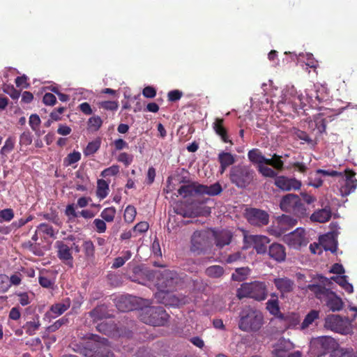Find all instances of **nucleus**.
I'll list each match as a JSON object with an SVG mask.
<instances>
[{"instance_id": "nucleus-1", "label": "nucleus", "mask_w": 357, "mask_h": 357, "mask_svg": "<svg viewBox=\"0 0 357 357\" xmlns=\"http://www.w3.org/2000/svg\"><path fill=\"white\" fill-rule=\"evenodd\" d=\"M264 324L262 312L251 306L244 307L239 313L238 328L246 333L259 331Z\"/></svg>"}, {"instance_id": "nucleus-2", "label": "nucleus", "mask_w": 357, "mask_h": 357, "mask_svg": "<svg viewBox=\"0 0 357 357\" xmlns=\"http://www.w3.org/2000/svg\"><path fill=\"white\" fill-rule=\"evenodd\" d=\"M139 319L153 326H164L169 318L162 307L146 306L142 307L138 314Z\"/></svg>"}, {"instance_id": "nucleus-3", "label": "nucleus", "mask_w": 357, "mask_h": 357, "mask_svg": "<svg viewBox=\"0 0 357 357\" xmlns=\"http://www.w3.org/2000/svg\"><path fill=\"white\" fill-rule=\"evenodd\" d=\"M255 176V171L249 165H237L231 167L229 174L231 182L238 188L250 185Z\"/></svg>"}, {"instance_id": "nucleus-4", "label": "nucleus", "mask_w": 357, "mask_h": 357, "mask_svg": "<svg viewBox=\"0 0 357 357\" xmlns=\"http://www.w3.org/2000/svg\"><path fill=\"white\" fill-rule=\"evenodd\" d=\"M156 285L158 292L155 297H160L163 291H169L181 283V279L176 272L168 269L156 273Z\"/></svg>"}, {"instance_id": "nucleus-5", "label": "nucleus", "mask_w": 357, "mask_h": 357, "mask_svg": "<svg viewBox=\"0 0 357 357\" xmlns=\"http://www.w3.org/2000/svg\"><path fill=\"white\" fill-rule=\"evenodd\" d=\"M91 337L93 342H87L86 347L81 351L84 357H114L105 339L94 335Z\"/></svg>"}, {"instance_id": "nucleus-6", "label": "nucleus", "mask_w": 357, "mask_h": 357, "mask_svg": "<svg viewBox=\"0 0 357 357\" xmlns=\"http://www.w3.org/2000/svg\"><path fill=\"white\" fill-rule=\"evenodd\" d=\"M308 289L314 292L316 297L325 302L326 306L333 312L339 311L343 307V303L340 298L333 291L318 284H310Z\"/></svg>"}, {"instance_id": "nucleus-7", "label": "nucleus", "mask_w": 357, "mask_h": 357, "mask_svg": "<svg viewBox=\"0 0 357 357\" xmlns=\"http://www.w3.org/2000/svg\"><path fill=\"white\" fill-rule=\"evenodd\" d=\"M237 296L239 298L248 297L257 301H264L267 297L266 285L259 281L243 283L238 289Z\"/></svg>"}, {"instance_id": "nucleus-8", "label": "nucleus", "mask_w": 357, "mask_h": 357, "mask_svg": "<svg viewBox=\"0 0 357 357\" xmlns=\"http://www.w3.org/2000/svg\"><path fill=\"white\" fill-rule=\"evenodd\" d=\"M280 208L286 212H292L298 216H305L307 209L297 195L287 194L280 203Z\"/></svg>"}, {"instance_id": "nucleus-9", "label": "nucleus", "mask_w": 357, "mask_h": 357, "mask_svg": "<svg viewBox=\"0 0 357 357\" xmlns=\"http://www.w3.org/2000/svg\"><path fill=\"white\" fill-rule=\"evenodd\" d=\"M213 230L195 231L191 236V250L202 252L211 247Z\"/></svg>"}, {"instance_id": "nucleus-10", "label": "nucleus", "mask_w": 357, "mask_h": 357, "mask_svg": "<svg viewBox=\"0 0 357 357\" xmlns=\"http://www.w3.org/2000/svg\"><path fill=\"white\" fill-rule=\"evenodd\" d=\"M337 346L335 339L330 336H321L310 342V347L317 356H321L329 351H333Z\"/></svg>"}, {"instance_id": "nucleus-11", "label": "nucleus", "mask_w": 357, "mask_h": 357, "mask_svg": "<svg viewBox=\"0 0 357 357\" xmlns=\"http://www.w3.org/2000/svg\"><path fill=\"white\" fill-rule=\"evenodd\" d=\"M56 256L59 260L68 268L73 267V246H70L63 241H57L54 245Z\"/></svg>"}, {"instance_id": "nucleus-12", "label": "nucleus", "mask_w": 357, "mask_h": 357, "mask_svg": "<svg viewBox=\"0 0 357 357\" xmlns=\"http://www.w3.org/2000/svg\"><path fill=\"white\" fill-rule=\"evenodd\" d=\"M245 217L248 222L254 226L262 227L268 224L269 215L263 210L251 208L246 210Z\"/></svg>"}, {"instance_id": "nucleus-13", "label": "nucleus", "mask_w": 357, "mask_h": 357, "mask_svg": "<svg viewBox=\"0 0 357 357\" xmlns=\"http://www.w3.org/2000/svg\"><path fill=\"white\" fill-rule=\"evenodd\" d=\"M355 173L349 169H345L342 172V176H340L342 180V184L340 188V192L342 196H347L353 192L357 187V179L354 178Z\"/></svg>"}, {"instance_id": "nucleus-14", "label": "nucleus", "mask_w": 357, "mask_h": 357, "mask_svg": "<svg viewBox=\"0 0 357 357\" xmlns=\"http://www.w3.org/2000/svg\"><path fill=\"white\" fill-rule=\"evenodd\" d=\"M274 184L283 191L299 190L301 182L295 178H288L284 176H278L275 178Z\"/></svg>"}, {"instance_id": "nucleus-15", "label": "nucleus", "mask_w": 357, "mask_h": 357, "mask_svg": "<svg viewBox=\"0 0 357 357\" xmlns=\"http://www.w3.org/2000/svg\"><path fill=\"white\" fill-rule=\"evenodd\" d=\"M158 301L165 305L180 306L187 303L188 299L185 296H178L169 291H163L160 297H155Z\"/></svg>"}, {"instance_id": "nucleus-16", "label": "nucleus", "mask_w": 357, "mask_h": 357, "mask_svg": "<svg viewBox=\"0 0 357 357\" xmlns=\"http://www.w3.org/2000/svg\"><path fill=\"white\" fill-rule=\"evenodd\" d=\"M294 348V344L289 340L280 339L273 346V357H287L289 351Z\"/></svg>"}, {"instance_id": "nucleus-17", "label": "nucleus", "mask_w": 357, "mask_h": 357, "mask_svg": "<svg viewBox=\"0 0 357 357\" xmlns=\"http://www.w3.org/2000/svg\"><path fill=\"white\" fill-rule=\"evenodd\" d=\"M286 241L287 243L294 247L298 248L306 244L305 239V232L303 229L298 228L295 231L289 233L286 236Z\"/></svg>"}, {"instance_id": "nucleus-18", "label": "nucleus", "mask_w": 357, "mask_h": 357, "mask_svg": "<svg viewBox=\"0 0 357 357\" xmlns=\"http://www.w3.org/2000/svg\"><path fill=\"white\" fill-rule=\"evenodd\" d=\"M273 282L283 296L291 292L295 286L294 282L287 277L274 278Z\"/></svg>"}, {"instance_id": "nucleus-19", "label": "nucleus", "mask_w": 357, "mask_h": 357, "mask_svg": "<svg viewBox=\"0 0 357 357\" xmlns=\"http://www.w3.org/2000/svg\"><path fill=\"white\" fill-rule=\"evenodd\" d=\"M342 326L343 320L340 315L331 314L325 319L324 326L328 329L342 333L344 331Z\"/></svg>"}, {"instance_id": "nucleus-20", "label": "nucleus", "mask_w": 357, "mask_h": 357, "mask_svg": "<svg viewBox=\"0 0 357 357\" xmlns=\"http://www.w3.org/2000/svg\"><path fill=\"white\" fill-rule=\"evenodd\" d=\"M268 255L277 262H282L286 259V250L284 245L280 243H273L269 246Z\"/></svg>"}, {"instance_id": "nucleus-21", "label": "nucleus", "mask_w": 357, "mask_h": 357, "mask_svg": "<svg viewBox=\"0 0 357 357\" xmlns=\"http://www.w3.org/2000/svg\"><path fill=\"white\" fill-rule=\"evenodd\" d=\"M136 298L131 296H120L115 299V304L119 310L122 312L132 311Z\"/></svg>"}, {"instance_id": "nucleus-22", "label": "nucleus", "mask_w": 357, "mask_h": 357, "mask_svg": "<svg viewBox=\"0 0 357 357\" xmlns=\"http://www.w3.org/2000/svg\"><path fill=\"white\" fill-rule=\"evenodd\" d=\"M231 234L227 230L213 231V239L217 247L222 248L229 245L231 240Z\"/></svg>"}, {"instance_id": "nucleus-23", "label": "nucleus", "mask_w": 357, "mask_h": 357, "mask_svg": "<svg viewBox=\"0 0 357 357\" xmlns=\"http://www.w3.org/2000/svg\"><path fill=\"white\" fill-rule=\"evenodd\" d=\"M254 243V248L258 254H264L266 252V246L270 240L266 236L253 235L249 237Z\"/></svg>"}, {"instance_id": "nucleus-24", "label": "nucleus", "mask_w": 357, "mask_h": 357, "mask_svg": "<svg viewBox=\"0 0 357 357\" xmlns=\"http://www.w3.org/2000/svg\"><path fill=\"white\" fill-rule=\"evenodd\" d=\"M197 194L207 195L209 196H215L221 193L222 188L218 183H215L211 185H202L198 183Z\"/></svg>"}, {"instance_id": "nucleus-25", "label": "nucleus", "mask_w": 357, "mask_h": 357, "mask_svg": "<svg viewBox=\"0 0 357 357\" xmlns=\"http://www.w3.org/2000/svg\"><path fill=\"white\" fill-rule=\"evenodd\" d=\"M278 319L279 324L280 326L284 328V330L296 327L300 321L299 318L296 314H289L284 316L283 314H280L278 317Z\"/></svg>"}, {"instance_id": "nucleus-26", "label": "nucleus", "mask_w": 357, "mask_h": 357, "mask_svg": "<svg viewBox=\"0 0 357 357\" xmlns=\"http://www.w3.org/2000/svg\"><path fill=\"white\" fill-rule=\"evenodd\" d=\"M332 212L331 208L328 206L324 208L314 211L310 216L312 221L324 223L328 222L331 218Z\"/></svg>"}, {"instance_id": "nucleus-27", "label": "nucleus", "mask_w": 357, "mask_h": 357, "mask_svg": "<svg viewBox=\"0 0 357 357\" xmlns=\"http://www.w3.org/2000/svg\"><path fill=\"white\" fill-rule=\"evenodd\" d=\"M90 317L93 321H101L104 319L110 317L107 307L105 305H98L89 312Z\"/></svg>"}, {"instance_id": "nucleus-28", "label": "nucleus", "mask_w": 357, "mask_h": 357, "mask_svg": "<svg viewBox=\"0 0 357 357\" xmlns=\"http://www.w3.org/2000/svg\"><path fill=\"white\" fill-rule=\"evenodd\" d=\"M248 160L253 164L259 167L260 165L266 164L267 158L258 149H252L248 153Z\"/></svg>"}, {"instance_id": "nucleus-29", "label": "nucleus", "mask_w": 357, "mask_h": 357, "mask_svg": "<svg viewBox=\"0 0 357 357\" xmlns=\"http://www.w3.org/2000/svg\"><path fill=\"white\" fill-rule=\"evenodd\" d=\"M224 120L217 118L213 123V128L217 135H218L224 142H230L229 140L226 128L223 126Z\"/></svg>"}, {"instance_id": "nucleus-30", "label": "nucleus", "mask_w": 357, "mask_h": 357, "mask_svg": "<svg viewBox=\"0 0 357 357\" xmlns=\"http://www.w3.org/2000/svg\"><path fill=\"white\" fill-rule=\"evenodd\" d=\"M218 161L220 163L221 173L222 174L226 168L235 162L234 156L228 152H221L218 155Z\"/></svg>"}, {"instance_id": "nucleus-31", "label": "nucleus", "mask_w": 357, "mask_h": 357, "mask_svg": "<svg viewBox=\"0 0 357 357\" xmlns=\"http://www.w3.org/2000/svg\"><path fill=\"white\" fill-rule=\"evenodd\" d=\"M331 356V357H357L356 353L351 347H340L338 345Z\"/></svg>"}, {"instance_id": "nucleus-32", "label": "nucleus", "mask_w": 357, "mask_h": 357, "mask_svg": "<svg viewBox=\"0 0 357 357\" xmlns=\"http://www.w3.org/2000/svg\"><path fill=\"white\" fill-rule=\"evenodd\" d=\"M191 217L206 216L211 213V209L206 206L192 204L190 205Z\"/></svg>"}, {"instance_id": "nucleus-33", "label": "nucleus", "mask_w": 357, "mask_h": 357, "mask_svg": "<svg viewBox=\"0 0 357 357\" xmlns=\"http://www.w3.org/2000/svg\"><path fill=\"white\" fill-rule=\"evenodd\" d=\"M198 183H192L188 185H184L180 187L178 192L183 197L192 196L194 194H197Z\"/></svg>"}, {"instance_id": "nucleus-34", "label": "nucleus", "mask_w": 357, "mask_h": 357, "mask_svg": "<svg viewBox=\"0 0 357 357\" xmlns=\"http://www.w3.org/2000/svg\"><path fill=\"white\" fill-rule=\"evenodd\" d=\"M85 258L87 261H93L95 259V246L90 240L85 241L82 245Z\"/></svg>"}, {"instance_id": "nucleus-35", "label": "nucleus", "mask_w": 357, "mask_h": 357, "mask_svg": "<svg viewBox=\"0 0 357 357\" xmlns=\"http://www.w3.org/2000/svg\"><path fill=\"white\" fill-rule=\"evenodd\" d=\"M324 237L319 239L320 243H313L310 245V250L313 254H321L322 252L323 249L325 250H331L332 252H335L336 251L337 247L336 245L332 248H327L326 245L323 244Z\"/></svg>"}, {"instance_id": "nucleus-36", "label": "nucleus", "mask_w": 357, "mask_h": 357, "mask_svg": "<svg viewBox=\"0 0 357 357\" xmlns=\"http://www.w3.org/2000/svg\"><path fill=\"white\" fill-rule=\"evenodd\" d=\"M70 306L69 298L63 300L61 303H56L51 307V311L56 315H61L66 312Z\"/></svg>"}, {"instance_id": "nucleus-37", "label": "nucleus", "mask_w": 357, "mask_h": 357, "mask_svg": "<svg viewBox=\"0 0 357 357\" xmlns=\"http://www.w3.org/2000/svg\"><path fill=\"white\" fill-rule=\"evenodd\" d=\"M225 273L224 268L219 265H213L208 266L205 270V274L213 278H219L223 275Z\"/></svg>"}, {"instance_id": "nucleus-38", "label": "nucleus", "mask_w": 357, "mask_h": 357, "mask_svg": "<svg viewBox=\"0 0 357 357\" xmlns=\"http://www.w3.org/2000/svg\"><path fill=\"white\" fill-rule=\"evenodd\" d=\"M266 165L271 166L273 169L282 171L284 169V162L282 160V156L273 154L271 158H268Z\"/></svg>"}, {"instance_id": "nucleus-39", "label": "nucleus", "mask_w": 357, "mask_h": 357, "mask_svg": "<svg viewBox=\"0 0 357 357\" xmlns=\"http://www.w3.org/2000/svg\"><path fill=\"white\" fill-rule=\"evenodd\" d=\"M40 323L38 317L33 319V321H27L24 326L23 328L29 335H33L38 330Z\"/></svg>"}, {"instance_id": "nucleus-40", "label": "nucleus", "mask_w": 357, "mask_h": 357, "mask_svg": "<svg viewBox=\"0 0 357 357\" xmlns=\"http://www.w3.org/2000/svg\"><path fill=\"white\" fill-rule=\"evenodd\" d=\"M334 280L337 284L341 286L345 291L348 293H352L354 291L353 286L351 284L349 283L347 280V277L345 275L343 276H335L331 278Z\"/></svg>"}, {"instance_id": "nucleus-41", "label": "nucleus", "mask_w": 357, "mask_h": 357, "mask_svg": "<svg viewBox=\"0 0 357 357\" xmlns=\"http://www.w3.org/2000/svg\"><path fill=\"white\" fill-rule=\"evenodd\" d=\"M109 185L106 181L100 179L98 181L96 195L100 199L105 198L108 195Z\"/></svg>"}, {"instance_id": "nucleus-42", "label": "nucleus", "mask_w": 357, "mask_h": 357, "mask_svg": "<svg viewBox=\"0 0 357 357\" xmlns=\"http://www.w3.org/2000/svg\"><path fill=\"white\" fill-rule=\"evenodd\" d=\"M257 171L264 177L268 178H276L278 177V173L273 168L268 167L266 164L260 165L257 167Z\"/></svg>"}, {"instance_id": "nucleus-43", "label": "nucleus", "mask_w": 357, "mask_h": 357, "mask_svg": "<svg viewBox=\"0 0 357 357\" xmlns=\"http://www.w3.org/2000/svg\"><path fill=\"white\" fill-rule=\"evenodd\" d=\"M319 318V311L317 310H311L305 317L302 324L301 328L303 329L308 327L312 322Z\"/></svg>"}, {"instance_id": "nucleus-44", "label": "nucleus", "mask_w": 357, "mask_h": 357, "mask_svg": "<svg viewBox=\"0 0 357 357\" xmlns=\"http://www.w3.org/2000/svg\"><path fill=\"white\" fill-rule=\"evenodd\" d=\"M250 270L248 268H238L236 269L235 273L231 275V278L234 281H243L249 274Z\"/></svg>"}, {"instance_id": "nucleus-45", "label": "nucleus", "mask_w": 357, "mask_h": 357, "mask_svg": "<svg viewBox=\"0 0 357 357\" xmlns=\"http://www.w3.org/2000/svg\"><path fill=\"white\" fill-rule=\"evenodd\" d=\"M81 159V153L78 151H73V153H69L63 160V164L65 166H70L74 163H76Z\"/></svg>"}, {"instance_id": "nucleus-46", "label": "nucleus", "mask_w": 357, "mask_h": 357, "mask_svg": "<svg viewBox=\"0 0 357 357\" xmlns=\"http://www.w3.org/2000/svg\"><path fill=\"white\" fill-rule=\"evenodd\" d=\"M174 212L184 218H191L190 212V206H186L183 204H177L174 208Z\"/></svg>"}, {"instance_id": "nucleus-47", "label": "nucleus", "mask_w": 357, "mask_h": 357, "mask_svg": "<svg viewBox=\"0 0 357 357\" xmlns=\"http://www.w3.org/2000/svg\"><path fill=\"white\" fill-rule=\"evenodd\" d=\"M116 212L114 207H108L101 212L100 216L105 221L110 222L114 220Z\"/></svg>"}, {"instance_id": "nucleus-48", "label": "nucleus", "mask_w": 357, "mask_h": 357, "mask_svg": "<svg viewBox=\"0 0 357 357\" xmlns=\"http://www.w3.org/2000/svg\"><path fill=\"white\" fill-rule=\"evenodd\" d=\"M291 95L296 96V98L299 100L300 104L301 105H305L306 102H313L312 96L309 93H306V96H303L302 93L297 94V92L295 91L294 87L291 86Z\"/></svg>"}, {"instance_id": "nucleus-49", "label": "nucleus", "mask_w": 357, "mask_h": 357, "mask_svg": "<svg viewBox=\"0 0 357 357\" xmlns=\"http://www.w3.org/2000/svg\"><path fill=\"white\" fill-rule=\"evenodd\" d=\"M100 146V142L99 140L89 142L84 150V154L86 156L94 154L99 149Z\"/></svg>"}, {"instance_id": "nucleus-50", "label": "nucleus", "mask_w": 357, "mask_h": 357, "mask_svg": "<svg viewBox=\"0 0 357 357\" xmlns=\"http://www.w3.org/2000/svg\"><path fill=\"white\" fill-rule=\"evenodd\" d=\"M38 232L39 234H45L48 236L52 237L54 235L53 227L46 223H41L37 227Z\"/></svg>"}, {"instance_id": "nucleus-51", "label": "nucleus", "mask_w": 357, "mask_h": 357, "mask_svg": "<svg viewBox=\"0 0 357 357\" xmlns=\"http://www.w3.org/2000/svg\"><path fill=\"white\" fill-rule=\"evenodd\" d=\"M15 146V139L9 137L5 142L4 145L1 148L0 153L1 155H6L10 153Z\"/></svg>"}, {"instance_id": "nucleus-52", "label": "nucleus", "mask_w": 357, "mask_h": 357, "mask_svg": "<svg viewBox=\"0 0 357 357\" xmlns=\"http://www.w3.org/2000/svg\"><path fill=\"white\" fill-rule=\"evenodd\" d=\"M65 215L68 217L69 221H73L79 216V213L75 211L74 204L67 205L65 209Z\"/></svg>"}, {"instance_id": "nucleus-53", "label": "nucleus", "mask_w": 357, "mask_h": 357, "mask_svg": "<svg viewBox=\"0 0 357 357\" xmlns=\"http://www.w3.org/2000/svg\"><path fill=\"white\" fill-rule=\"evenodd\" d=\"M266 309L268 312L273 315H277L280 313V308L278 300H269L266 303Z\"/></svg>"}, {"instance_id": "nucleus-54", "label": "nucleus", "mask_w": 357, "mask_h": 357, "mask_svg": "<svg viewBox=\"0 0 357 357\" xmlns=\"http://www.w3.org/2000/svg\"><path fill=\"white\" fill-rule=\"evenodd\" d=\"M136 209L132 206H128L125 210L124 219L128 222H132L136 216Z\"/></svg>"}, {"instance_id": "nucleus-55", "label": "nucleus", "mask_w": 357, "mask_h": 357, "mask_svg": "<svg viewBox=\"0 0 357 357\" xmlns=\"http://www.w3.org/2000/svg\"><path fill=\"white\" fill-rule=\"evenodd\" d=\"M68 322V319L66 317H62L59 320L56 321L53 324L49 326L47 328V331L49 333H53L59 329L63 325L66 324Z\"/></svg>"}, {"instance_id": "nucleus-56", "label": "nucleus", "mask_w": 357, "mask_h": 357, "mask_svg": "<svg viewBox=\"0 0 357 357\" xmlns=\"http://www.w3.org/2000/svg\"><path fill=\"white\" fill-rule=\"evenodd\" d=\"M10 287L8 277L5 274H0V293L6 292Z\"/></svg>"}, {"instance_id": "nucleus-57", "label": "nucleus", "mask_w": 357, "mask_h": 357, "mask_svg": "<svg viewBox=\"0 0 357 357\" xmlns=\"http://www.w3.org/2000/svg\"><path fill=\"white\" fill-rule=\"evenodd\" d=\"M14 217V212L11 208H6L0 211V221L3 222H9Z\"/></svg>"}, {"instance_id": "nucleus-58", "label": "nucleus", "mask_w": 357, "mask_h": 357, "mask_svg": "<svg viewBox=\"0 0 357 357\" xmlns=\"http://www.w3.org/2000/svg\"><path fill=\"white\" fill-rule=\"evenodd\" d=\"M39 284L45 288H52L54 285V281H52L50 278L45 275L44 274H40L38 278Z\"/></svg>"}, {"instance_id": "nucleus-59", "label": "nucleus", "mask_w": 357, "mask_h": 357, "mask_svg": "<svg viewBox=\"0 0 357 357\" xmlns=\"http://www.w3.org/2000/svg\"><path fill=\"white\" fill-rule=\"evenodd\" d=\"M119 172V167L118 165H112L108 168L105 169L101 172L102 177H107L116 175Z\"/></svg>"}, {"instance_id": "nucleus-60", "label": "nucleus", "mask_w": 357, "mask_h": 357, "mask_svg": "<svg viewBox=\"0 0 357 357\" xmlns=\"http://www.w3.org/2000/svg\"><path fill=\"white\" fill-rule=\"evenodd\" d=\"M322 184L323 181L320 177V174H317L316 171L315 173L311 176L309 185L317 188L321 186Z\"/></svg>"}, {"instance_id": "nucleus-61", "label": "nucleus", "mask_w": 357, "mask_h": 357, "mask_svg": "<svg viewBox=\"0 0 357 357\" xmlns=\"http://www.w3.org/2000/svg\"><path fill=\"white\" fill-rule=\"evenodd\" d=\"M99 106L107 110L114 111L118 108V102L116 101H103L99 103Z\"/></svg>"}, {"instance_id": "nucleus-62", "label": "nucleus", "mask_w": 357, "mask_h": 357, "mask_svg": "<svg viewBox=\"0 0 357 357\" xmlns=\"http://www.w3.org/2000/svg\"><path fill=\"white\" fill-rule=\"evenodd\" d=\"M102 121L99 116H92L89 119V125L95 130H98L102 126Z\"/></svg>"}, {"instance_id": "nucleus-63", "label": "nucleus", "mask_w": 357, "mask_h": 357, "mask_svg": "<svg viewBox=\"0 0 357 357\" xmlns=\"http://www.w3.org/2000/svg\"><path fill=\"white\" fill-rule=\"evenodd\" d=\"M43 101L46 105L53 106L56 102V98L54 94L46 93L43 96Z\"/></svg>"}, {"instance_id": "nucleus-64", "label": "nucleus", "mask_w": 357, "mask_h": 357, "mask_svg": "<svg viewBox=\"0 0 357 357\" xmlns=\"http://www.w3.org/2000/svg\"><path fill=\"white\" fill-rule=\"evenodd\" d=\"M32 142V136L29 132H24L20 137V143L22 145H29Z\"/></svg>"}]
</instances>
